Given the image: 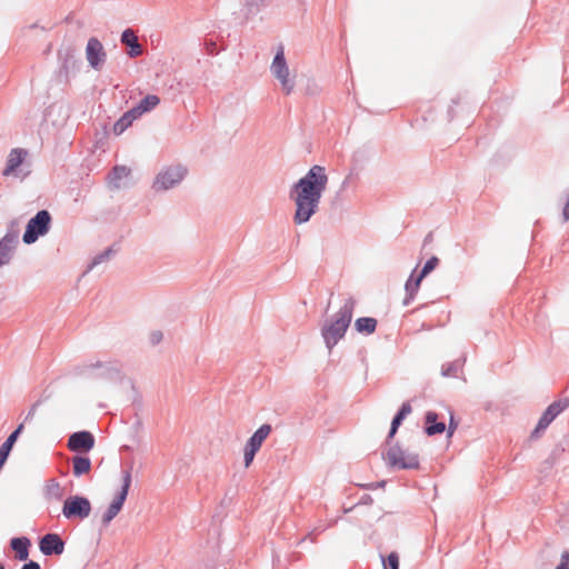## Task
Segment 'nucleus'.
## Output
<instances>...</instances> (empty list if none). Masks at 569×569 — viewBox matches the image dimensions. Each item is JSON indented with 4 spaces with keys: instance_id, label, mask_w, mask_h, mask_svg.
Returning <instances> with one entry per match:
<instances>
[{
    "instance_id": "obj_1",
    "label": "nucleus",
    "mask_w": 569,
    "mask_h": 569,
    "mask_svg": "<svg viewBox=\"0 0 569 569\" xmlns=\"http://www.w3.org/2000/svg\"><path fill=\"white\" fill-rule=\"evenodd\" d=\"M328 184V176L322 166L315 164L300 178L290 190V198L296 204L293 222H308L318 211L322 193Z\"/></svg>"
},
{
    "instance_id": "obj_2",
    "label": "nucleus",
    "mask_w": 569,
    "mask_h": 569,
    "mask_svg": "<svg viewBox=\"0 0 569 569\" xmlns=\"http://www.w3.org/2000/svg\"><path fill=\"white\" fill-rule=\"evenodd\" d=\"M328 184V176L322 166L315 164L300 178L290 190V198L296 204L293 222H308L318 211L322 193Z\"/></svg>"
},
{
    "instance_id": "obj_3",
    "label": "nucleus",
    "mask_w": 569,
    "mask_h": 569,
    "mask_svg": "<svg viewBox=\"0 0 569 569\" xmlns=\"http://www.w3.org/2000/svg\"><path fill=\"white\" fill-rule=\"evenodd\" d=\"M328 184V176L322 166L315 164L300 178L290 190V198L296 204L293 222H308L318 211L322 193Z\"/></svg>"
},
{
    "instance_id": "obj_4",
    "label": "nucleus",
    "mask_w": 569,
    "mask_h": 569,
    "mask_svg": "<svg viewBox=\"0 0 569 569\" xmlns=\"http://www.w3.org/2000/svg\"><path fill=\"white\" fill-rule=\"evenodd\" d=\"M356 300L349 297L340 309L321 327V337L329 351L345 337L353 316Z\"/></svg>"
},
{
    "instance_id": "obj_5",
    "label": "nucleus",
    "mask_w": 569,
    "mask_h": 569,
    "mask_svg": "<svg viewBox=\"0 0 569 569\" xmlns=\"http://www.w3.org/2000/svg\"><path fill=\"white\" fill-rule=\"evenodd\" d=\"M383 459L391 469L412 470L420 468L419 456L405 450L399 443L390 446L387 452L383 453Z\"/></svg>"
},
{
    "instance_id": "obj_6",
    "label": "nucleus",
    "mask_w": 569,
    "mask_h": 569,
    "mask_svg": "<svg viewBox=\"0 0 569 569\" xmlns=\"http://www.w3.org/2000/svg\"><path fill=\"white\" fill-rule=\"evenodd\" d=\"M51 214L48 210H40L32 217L26 227L22 240L26 244L34 243L40 237L47 234L51 226Z\"/></svg>"
},
{
    "instance_id": "obj_7",
    "label": "nucleus",
    "mask_w": 569,
    "mask_h": 569,
    "mask_svg": "<svg viewBox=\"0 0 569 569\" xmlns=\"http://www.w3.org/2000/svg\"><path fill=\"white\" fill-rule=\"evenodd\" d=\"M188 170L181 164L163 168L154 178L152 189L156 192L167 191L178 186L186 177Z\"/></svg>"
},
{
    "instance_id": "obj_8",
    "label": "nucleus",
    "mask_w": 569,
    "mask_h": 569,
    "mask_svg": "<svg viewBox=\"0 0 569 569\" xmlns=\"http://www.w3.org/2000/svg\"><path fill=\"white\" fill-rule=\"evenodd\" d=\"M132 477H131V468L122 470V485L112 500V502L109 505L108 509L102 516L101 522L104 528L109 526V523L117 517V515L121 511L123 503L127 499L130 486H131Z\"/></svg>"
},
{
    "instance_id": "obj_9",
    "label": "nucleus",
    "mask_w": 569,
    "mask_h": 569,
    "mask_svg": "<svg viewBox=\"0 0 569 569\" xmlns=\"http://www.w3.org/2000/svg\"><path fill=\"white\" fill-rule=\"evenodd\" d=\"M270 71L281 83L284 93L290 94L293 91L295 81L289 77V67L284 58V49L282 46H279L278 48V51L270 66Z\"/></svg>"
},
{
    "instance_id": "obj_10",
    "label": "nucleus",
    "mask_w": 569,
    "mask_h": 569,
    "mask_svg": "<svg viewBox=\"0 0 569 569\" xmlns=\"http://www.w3.org/2000/svg\"><path fill=\"white\" fill-rule=\"evenodd\" d=\"M91 510V502L88 498L82 496H70L63 502L62 515L67 519L83 520L89 517Z\"/></svg>"
},
{
    "instance_id": "obj_11",
    "label": "nucleus",
    "mask_w": 569,
    "mask_h": 569,
    "mask_svg": "<svg viewBox=\"0 0 569 569\" xmlns=\"http://www.w3.org/2000/svg\"><path fill=\"white\" fill-rule=\"evenodd\" d=\"M76 48L72 44H63L58 50V60L60 62L59 78H63L68 81L70 74L74 73L79 69L80 61L76 57Z\"/></svg>"
},
{
    "instance_id": "obj_12",
    "label": "nucleus",
    "mask_w": 569,
    "mask_h": 569,
    "mask_svg": "<svg viewBox=\"0 0 569 569\" xmlns=\"http://www.w3.org/2000/svg\"><path fill=\"white\" fill-rule=\"evenodd\" d=\"M568 407L569 398L559 399L549 405L540 417L535 430L531 432V438H538L539 433L546 430L548 426Z\"/></svg>"
},
{
    "instance_id": "obj_13",
    "label": "nucleus",
    "mask_w": 569,
    "mask_h": 569,
    "mask_svg": "<svg viewBox=\"0 0 569 569\" xmlns=\"http://www.w3.org/2000/svg\"><path fill=\"white\" fill-rule=\"evenodd\" d=\"M83 372L97 371L92 375L96 379H104L108 381H119L121 379V370L116 362L96 361L83 366Z\"/></svg>"
},
{
    "instance_id": "obj_14",
    "label": "nucleus",
    "mask_w": 569,
    "mask_h": 569,
    "mask_svg": "<svg viewBox=\"0 0 569 569\" xmlns=\"http://www.w3.org/2000/svg\"><path fill=\"white\" fill-rule=\"evenodd\" d=\"M86 59L93 70L99 71L102 69L107 59V52L98 38L92 37L88 40L86 47Z\"/></svg>"
},
{
    "instance_id": "obj_15",
    "label": "nucleus",
    "mask_w": 569,
    "mask_h": 569,
    "mask_svg": "<svg viewBox=\"0 0 569 569\" xmlns=\"http://www.w3.org/2000/svg\"><path fill=\"white\" fill-rule=\"evenodd\" d=\"M94 436L90 431L73 432L68 439V449L72 452L87 453L94 447Z\"/></svg>"
},
{
    "instance_id": "obj_16",
    "label": "nucleus",
    "mask_w": 569,
    "mask_h": 569,
    "mask_svg": "<svg viewBox=\"0 0 569 569\" xmlns=\"http://www.w3.org/2000/svg\"><path fill=\"white\" fill-rule=\"evenodd\" d=\"M39 548L44 556H60L64 551V541L58 533H46L39 541Z\"/></svg>"
},
{
    "instance_id": "obj_17",
    "label": "nucleus",
    "mask_w": 569,
    "mask_h": 569,
    "mask_svg": "<svg viewBox=\"0 0 569 569\" xmlns=\"http://www.w3.org/2000/svg\"><path fill=\"white\" fill-rule=\"evenodd\" d=\"M131 177V169L127 166H114L108 174V186L112 190H119L128 186L124 180Z\"/></svg>"
},
{
    "instance_id": "obj_18",
    "label": "nucleus",
    "mask_w": 569,
    "mask_h": 569,
    "mask_svg": "<svg viewBox=\"0 0 569 569\" xmlns=\"http://www.w3.org/2000/svg\"><path fill=\"white\" fill-rule=\"evenodd\" d=\"M121 42L129 48L128 56L136 58L142 54L143 50L132 29H126L121 34Z\"/></svg>"
},
{
    "instance_id": "obj_19",
    "label": "nucleus",
    "mask_w": 569,
    "mask_h": 569,
    "mask_svg": "<svg viewBox=\"0 0 569 569\" xmlns=\"http://www.w3.org/2000/svg\"><path fill=\"white\" fill-rule=\"evenodd\" d=\"M28 152L21 148H14L10 151L7 160V166L2 171L4 177H8L14 172V170L22 163Z\"/></svg>"
},
{
    "instance_id": "obj_20",
    "label": "nucleus",
    "mask_w": 569,
    "mask_h": 569,
    "mask_svg": "<svg viewBox=\"0 0 569 569\" xmlns=\"http://www.w3.org/2000/svg\"><path fill=\"white\" fill-rule=\"evenodd\" d=\"M411 411L412 407L409 401H406L401 405L400 409L398 410V412L396 413L391 421L390 430L386 439L387 443H389V441L395 437V435L398 431V428L406 419V417L411 413Z\"/></svg>"
},
{
    "instance_id": "obj_21",
    "label": "nucleus",
    "mask_w": 569,
    "mask_h": 569,
    "mask_svg": "<svg viewBox=\"0 0 569 569\" xmlns=\"http://www.w3.org/2000/svg\"><path fill=\"white\" fill-rule=\"evenodd\" d=\"M272 428L270 425L264 423L260 426L253 435L248 439L246 447L250 448L251 450L259 451L261 448L263 441L268 438L270 435Z\"/></svg>"
},
{
    "instance_id": "obj_22",
    "label": "nucleus",
    "mask_w": 569,
    "mask_h": 569,
    "mask_svg": "<svg viewBox=\"0 0 569 569\" xmlns=\"http://www.w3.org/2000/svg\"><path fill=\"white\" fill-rule=\"evenodd\" d=\"M426 421V433L428 436H435L442 433L446 430L445 422H438V413L435 411H428L425 417Z\"/></svg>"
},
{
    "instance_id": "obj_23",
    "label": "nucleus",
    "mask_w": 569,
    "mask_h": 569,
    "mask_svg": "<svg viewBox=\"0 0 569 569\" xmlns=\"http://www.w3.org/2000/svg\"><path fill=\"white\" fill-rule=\"evenodd\" d=\"M416 269L412 271L411 276L406 282L405 289H406V297L402 301L403 306H409L411 301L415 299L416 293L419 290L420 283L422 279H420V274L415 277Z\"/></svg>"
},
{
    "instance_id": "obj_24",
    "label": "nucleus",
    "mask_w": 569,
    "mask_h": 569,
    "mask_svg": "<svg viewBox=\"0 0 569 569\" xmlns=\"http://www.w3.org/2000/svg\"><path fill=\"white\" fill-rule=\"evenodd\" d=\"M11 548L16 551L17 558L21 561H26L29 558V547L31 542L26 537L12 538L10 541Z\"/></svg>"
},
{
    "instance_id": "obj_25",
    "label": "nucleus",
    "mask_w": 569,
    "mask_h": 569,
    "mask_svg": "<svg viewBox=\"0 0 569 569\" xmlns=\"http://www.w3.org/2000/svg\"><path fill=\"white\" fill-rule=\"evenodd\" d=\"M90 469L91 460L89 457L78 455L72 458V472L76 477L88 473Z\"/></svg>"
},
{
    "instance_id": "obj_26",
    "label": "nucleus",
    "mask_w": 569,
    "mask_h": 569,
    "mask_svg": "<svg viewBox=\"0 0 569 569\" xmlns=\"http://www.w3.org/2000/svg\"><path fill=\"white\" fill-rule=\"evenodd\" d=\"M10 238L0 239V267L9 264L13 258L17 246L10 243Z\"/></svg>"
},
{
    "instance_id": "obj_27",
    "label": "nucleus",
    "mask_w": 569,
    "mask_h": 569,
    "mask_svg": "<svg viewBox=\"0 0 569 569\" xmlns=\"http://www.w3.org/2000/svg\"><path fill=\"white\" fill-rule=\"evenodd\" d=\"M377 320L371 317H361L355 321V328L359 333L371 335L376 331Z\"/></svg>"
},
{
    "instance_id": "obj_28",
    "label": "nucleus",
    "mask_w": 569,
    "mask_h": 569,
    "mask_svg": "<svg viewBox=\"0 0 569 569\" xmlns=\"http://www.w3.org/2000/svg\"><path fill=\"white\" fill-rule=\"evenodd\" d=\"M19 233H20V221L18 219H13L10 221L8 226V230L2 239L10 238L12 244L18 246L19 243Z\"/></svg>"
},
{
    "instance_id": "obj_29",
    "label": "nucleus",
    "mask_w": 569,
    "mask_h": 569,
    "mask_svg": "<svg viewBox=\"0 0 569 569\" xmlns=\"http://www.w3.org/2000/svg\"><path fill=\"white\" fill-rule=\"evenodd\" d=\"M160 103V98L156 94H148L137 104L146 113L153 110Z\"/></svg>"
},
{
    "instance_id": "obj_30",
    "label": "nucleus",
    "mask_w": 569,
    "mask_h": 569,
    "mask_svg": "<svg viewBox=\"0 0 569 569\" xmlns=\"http://www.w3.org/2000/svg\"><path fill=\"white\" fill-rule=\"evenodd\" d=\"M114 254V250L112 248H107L104 251L98 253L93 257L92 261L89 263L86 272L92 270L96 266L107 262Z\"/></svg>"
},
{
    "instance_id": "obj_31",
    "label": "nucleus",
    "mask_w": 569,
    "mask_h": 569,
    "mask_svg": "<svg viewBox=\"0 0 569 569\" xmlns=\"http://www.w3.org/2000/svg\"><path fill=\"white\" fill-rule=\"evenodd\" d=\"M46 496L51 499L60 500L62 497L61 487L56 480H51L46 488Z\"/></svg>"
},
{
    "instance_id": "obj_32",
    "label": "nucleus",
    "mask_w": 569,
    "mask_h": 569,
    "mask_svg": "<svg viewBox=\"0 0 569 569\" xmlns=\"http://www.w3.org/2000/svg\"><path fill=\"white\" fill-rule=\"evenodd\" d=\"M460 367L461 365L459 360L445 363L441 368V375L443 377H456Z\"/></svg>"
},
{
    "instance_id": "obj_33",
    "label": "nucleus",
    "mask_w": 569,
    "mask_h": 569,
    "mask_svg": "<svg viewBox=\"0 0 569 569\" xmlns=\"http://www.w3.org/2000/svg\"><path fill=\"white\" fill-rule=\"evenodd\" d=\"M132 124V121L123 113L122 117L113 124L114 134H121Z\"/></svg>"
},
{
    "instance_id": "obj_34",
    "label": "nucleus",
    "mask_w": 569,
    "mask_h": 569,
    "mask_svg": "<svg viewBox=\"0 0 569 569\" xmlns=\"http://www.w3.org/2000/svg\"><path fill=\"white\" fill-rule=\"evenodd\" d=\"M438 264L439 259L436 256L428 259L425 266L422 267L421 271L419 272L420 279H423L427 274L435 270Z\"/></svg>"
},
{
    "instance_id": "obj_35",
    "label": "nucleus",
    "mask_w": 569,
    "mask_h": 569,
    "mask_svg": "<svg viewBox=\"0 0 569 569\" xmlns=\"http://www.w3.org/2000/svg\"><path fill=\"white\" fill-rule=\"evenodd\" d=\"M386 562L390 569H399V556L397 552H390L387 557V560H383V565L386 566ZM385 569H387L385 567Z\"/></svg>"
},
{
    "instance_id": "obj_36",
    "label": "nucleus",
    "mask_w": 569,
    "mask_h": 569,
    "mask_svg": "<svg viewBox=\"0 0 569 569\" xmlns=\"http://www.w3.org/2000/svg\"><path fill=\"white\" fill-rule=\"evenodd\" d=\"M257 451L254 450H251L250 448L246 447L244 446V450H243V461H244V466L248 468L252 461H253V458L256 456Z\"/></svg>"
},
{
    "instance_id": "obj_37",
    "label": "nucleus",
    "mask_w": 569,
    "mask_h": 569,
    "mask_svg": "<svg viewBox=\"0 0 569 569\" xmlns=\"http://www.w3.org/2000/svg\"><path fill=\"white\" fill-rule=\"evenodd\" d=\"M124 114L133 122L136 119L140 118L143 114V112L140 110L138 106H136L127 112H124Z\"/></svg>"
},
{
    "instance_id": "obj_38",
    "label": "nucleus",
    "mask_w": 569,
    "mask_h": 569,
    "mask_svg": "<svg viewBox=\"0 0 569 569\" xmlns=\"http://www.w3.org/2000/svg\"><path fill=\"white\" fill-rule=\"evenodd\" d=\"M163 339V333L160 330H154L150 333L149 340L152 346L160 343Z\"/></svg>"
},
{
    "instance_id": "obj_39",
    "label": "nucleus",
    "mask_w": 569,
    "mask_h": 569,
    "mask_svg": "<svg viewBox=\"0 0 569 569\" xmlns=\"http://www.w3.org/2000/svg\"><path fill=\"white\" fill-rule=\"evenodd\" d=\"M41 403V400H38L37 402H34L29 412L27 413L26 418H24V421H30L33 419L34 415H36V411H37V408L39 407V405Z\"/></svg>"
},
{
    "instance_id": "obj_40",
    "label": "nucleus",
    "mask_w": 569,
    "mask_h": 569,
    "mask_svg": "<svg viewBox=\"0 0 569 569\" xmlns=\"http://www.w3.org/2000/svg\"><path fill=\"white\" fill-rule=\"evenodd\" d=\"M23 428H24V425H23V423H20V425L17 427V429L10 433V436H9L8 438H13V439H14V442H16V441H17V439H18V437H19V435L22 432Z\"/></svg>"
},
{
    "instance_id": "obj_41",
    "label": "nucleus",
    "mask_w": 569,
    "mask_h": 569,
    "mask_svg": "<svg viewBox=\"0 0 569 569\" xmlns=\"http://www.w3.org/2000/svg\"><path fill=\"white\" fill-rule=\"evenodd\" d=\"M21 569H41V567L37 561L30 560L26 562Z\"/></svg>"
},
{
    "instance_id": "obj_42",
    "label": "nucleus",
    "mask_w": 569,
    "mask_h": 569,
    "mask_svg": "<svg viewBox=\"0 0 569 569\" xmlns=\"http://www.w3.org/2000/svg\"><path fill=\"white\" fill-rule=\"evenodd\" d=\"M562 217H563V221L569 220V198L567 199V202L565 203V207L562 210Z\"/></svg>"
},
{
    "instance_id": "obj_43",
    "label": "nucleus",
    "mask_w": 569,
    "mask_h": 569,
    "mask_svg": "<svg viewBox=\"0 0 569 569\" xmlns=\"http://www.w3.org/2000/svg\"><path fill=\"white\" fill-rule=\"evenodd\" d=\"M457 428V423L453 421V417H451L449 427H448V436H452Z\"/></svg>"
},
{
    "instance_id": "obj_44",
    "label": "nucleus",
    "mask_w": 569,
    "mask_h": 569,
    "mask_svg": "<svg viewBox=\"0 0 569 569\" xmlns=\"http://www.w3.org/2000/svg\"><path fill=\"white\" fill-rule=\"evenodd\" d=\"M560 563H565V566H569V551L565 550L561 553V560Z\"/></svg>"
},
{
    "instance_id": "obj_45",
    "label": "nucleus",
    "mask_w": 569,
    "mask_h": 569,
    "mask_svg": "<svg viewBox=\"0 0 569 569\" xmlns=\"http://www.w3.org/2000/svg\"><path fill=\"white\" fill-rule=\"evenodd\" d=\"M385 485H386L385 481H380V482H377V483L366 485L365 487L368 488V489H375V488L383 487Z\"/></svg>"
},
{
    "instance_id": "obj_46",
    "label": "nucleus",
    "mask_w": 569,
    "mask_h": 569,
    "mask_svg": "<svg viewBox=\"0 0 569 569\" xmlns=\"http://www.w3.org/2000/svg\"><path fill=\"white\" fill-rule=\"evenodd\" d=\"M432 240V234L429 233L426 238H425V244L430 242Z\"/></svg>"
},
{
    "instance_id": "obj_47",
    "label": "nucleus",
    "mask_w": 569,
    "mask_h": 569,
    "mask_svg": "<svg viewBox=\"0 0 569 569\" xmlns=\"http://www.w3.org/2000/svg\"><path fill=\"white\" fill-rule=\"evenodd\" d=\"M556 569H569V566H565V563H559Z\"/></svg>"
},
{
    "instance_id": "obj_48",
    "label": "nucleus",
    "mask_w": 569,
    "mask_h": 569,
    "mask_svg": "<svg viewBox=\"0 0 569 569\" xmlns=\"http://www.w3.org/2000/svg\"><path fill=\"white\" fill-rule=\"evenodd\" d=\"M0 569H4V566L0 563Z\"/></svg>"
}]
</instances>
